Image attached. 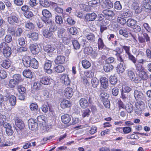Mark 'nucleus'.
I'll return each instance as SVG.
<instances>
[{
	"label": "nucleus",
	"mask_w": 151,
	"mask_h": 151,
	"mask_svg": "<svg viewBox=\"0 0 151 151\" xmlns=\"http://www.w3.org/2000/svg\"><path fill=\"white\" fill-rule=\"evenodd\" d=\"M22 61L24 66L26 68L30 67L37 69L39 67L38 61L35 58H31L29 56H25L23 58Z\"/></svg>",
	"instance_id": "obj_1"
},
{
	"label": "nucleus",
	"mask_w": 151,
	"mask_h": 151,
	"mask_svg": "<svg viewBox=\"0 0 151 151\" xmlns=\"http://www.w3.org/2000/svg\"><path fill=\"white\" fill-rule=\"evenodd\" d=\"M118 16L117 18V22L122 25H124L126 22L127 21L124 18L131 16L132 12L129 10L121 11L117 13Z\"/></svg>",
	"instance_id": "obj_2"
},
{
	"label": "nucleus",
	"mask_w": 151,
	"mask_h": 151,
	"mask_svg": "<svg viewBox=\"0 0 151 151\" xmlns=\"http://www.w3.org/2000/svg\"><path fill=\"white\" fill-rule=\"evenodd\" d=\"M7 22L11 25L19 23V20L18 15L16 13H12L7 17Z\"/></svg>",
	"instance_id": "obj_3"
},
{
	"label": "nucleus",
	"mask_w": 151,
	"mask_h": 151,
	"mask_svg": "<svg viewBox=\"0 0 151 151\" xmlns=\"http://www.w3.org/2000/svg\"><path fill=\"white\" fill-rule=\"evenodd\" d=\"M145 107L144 103L142 101H138L136 102L135 104L134 109L135 113L138 115H140L142 113V111Z\"/></svg>",
	"instance_id": "obj_4"
},
{
	"label": "nucleus",
	"mask_w": 151,
	"mask_h": 151,
	"mask_svg": "<svg viewBox=\"0 0 151 151\" xmlns=\"http://www.w3.org/2000/svg\"><path fill=\"white\" fill-rule=\"evenodd\" d=\"M48 27H49V32L48 33V38L52 37L53 35V33L56 31L57 27L55 25L53 21L51 19H48Z\"/></svg>",
	"instance_id": "obj_5"
},
{
	"label": "nucleus",
	"mask_w": 151,
	"mask_h": 151,
	"mask_svg": "<svg viewBox=\"0 0 151 151\" xmlns=\"http://www.w3.org/2000/svg\"><path fill=\"white\" fill-rule=\"evenodd\" d=\"M17 89L19 93L18 99L21 100H24L27 95L25 88L22 86L19 85L17 87Z\"/></svg>",
	"instance_id": "obj_6"
},
{
	"label": "nucleus",
	"mask_w": 151,
	"mask_h": 151,
	"mask_svg": "<svg viewBox=\"0 0 151 151\" xmlns=\"http://www.w3.org/2000/svg\"><path fill=\"white\" fill-rule=\"evenodd\" d=\"M147 62V61L146 59L142 58L139 60L137 62L134 63L136 70L139 72L144 70V68L142 65Z\"/></svg>",
	"instance_id": "obj_7"
},
{
	"label": "nucleus",
	"mask_w": 151,
	"mask_h": 151,
	"mask_svg": "<svg viewBox=\"0 0 151 151\" xmlns=\"http://www.w3.org/2000/svg\"><path fill=\"white\" fill-rule=\"evenodd\" d=\"M128 3L132 4V8L135 11L136 13L139 14L141 12L142 9L139 6L136 0H129Z\"/></svg>",
	"instance_id": "obj_8"
},
{
	"label": "nucleus",
	"mask_w": 151,
	"mask_h": 151,
	"mask_svg": "<svg viewBox=\"0 0 151 151\" xmlns=\"http://www.w3.org/2000/svg\"><path fill=\"white\" fill-rule=\"evenodd\" d=\"M65 30L64 29L62 28L58 31V37L62 39L63 42L65 44L68 41V39L65 36Z\"/></svg>",
	"instance_id": "obj_9"
},
{
	"label": "nucleus",
	"mask_w": 151,
	"mask_h": 151,
	"mask_svg": "<svg viewBox=\"0 0 151 151\" xmlns=\"http://www.w3.org/2000/svg\"><path fill=\"white\" fill-rule=\"evenodd\" d=\"M114 51L116 52L115 55L117 58V60L119 62H123V58L121 54L123 50L119 47H116Z\"/></svg>",
	"instance_id": "obj_10"
},
{
	"label": "nucleus",
	"mask_w": 151,
	"mask_h": 151,
	"mask_svg": "<svg viewBox=\"0 0 151 151\" xmlns=\"http://www.w3.org/2000/svg\"><path fill=\"white\" fill-rule=\"evenodd\" d=\"M120 63L117 66L116 68L117 72L118 73H122L124 72L126 68V64L123 60V62H120Z\"/></svg>",
	"instance_id": "obj_11"
},
{
	"label": "nucleus",
	"mask_w": 151,
	"mask_h": 151,
	"mask_svg": "<svg viewBox=\"0 0 151 151\" xmlns=\"http://www.w3.org/2000/svg\"><path fill=\"white\" fill-rule=\"evenodd\" d=\"M28 125L29 129L32 130L36 129L38 126V124L35 120L32 119L28 120Z\"/></svg>",
	"instance_id": "obj_12"
},
{
	"label": "nucleus",
	"mask_w": 151,
	"mask_h": 151,
	"mask_svg": "<svg viewBox=\"0 0 151 151\" xmlns=\"http://www.w3.org/2000/svg\"><path fill=\"white\" fill-rule=\"evenodd\" d=\"M29 48L31 52L34 55L38 53L40 51L39 47L36 44L30 45Z\"/></svg>",
	"instance_id": "obj_13"
},
{
	"label": "nucleus",
	"mask_w": 151,
	"mask_h": 151,
	"mask_svg": "<svg viewBox=\"0 0 151 151\" xmlns=\"http://www.w3.org/2000/svg\"><path fill=\"white\" fill-rule=\"evenodd\" d=\"M84 34L90 42H93L95 41V36L93 33H86L85 31L84 32Z\"/></svg>",
	"instance_id": "obj_14"
},
{
	"label": "nucleus",
	"mask_w": 151,
	"mask_h": 151,
	"mask_svg": "<svg viewBox=\"0 0 151 151\" xmlns=\"http://www.w3.org/2000/svg\"><path fill=\"white\" fill-rule=\"evenodd\" d=\"M73 90L70 87H67L64 90V95L67 98H70L73 95Z\"/></svg>",
	"instance_id": "obj_15"
},
{
	"label": "nucleus",
	"mask_w": 151,
	"mask_h": 151,
	"mask_svg": "<svg viewBox=\"0 0 151 151\" xmlns=\"http://www.w3.org/2000/svg\"><path fill=\"white\" fill-rule=\"evenodd\" d=\"M60 80L61 82L65 85H68L70 83V81L67 75H62L60 77Z\"/></svg>",
	"instance_id": "obj_16"
},
{
	"label": "nucleus",
	"mask_w": 151,
	"mask_h": 151,
	"mask_svg": "<svg viewBox=\"0 0 151 151\" xmlns=\"http://www.w3.org/2000/svg\"><path fill=\"white\" fill-rule=\"evenodd\" d=\"M38 34L36 32H29L27 35V37L31 39L33 41H35L38 39Z\"/></svg>",
	"instance_id": "obj_17"
},
{
	"label": "nucleus",
	"mask_w": 151,
	"mask_h": 151,
	"mask_svg": "<svg viewBox=\"0 0 151 151\" xmlns=\"http://www.w3.org/2000/svg\"><path fill=\"white\" fill-rule=\"evenodd\" d=\"M104 8L110 9L113 7V4L110 0H103L102 5Z\"/></svg>",
	"instance_id": "obj_18"
},
{
	"label": "nucleus",
	"mask_w": 151,
	"mask_h": 151,
	"mask_svg": "<svg viewBox=\"0 0 151 151\" xmlns=\"http://www.w3.org/2000/svg\"><path fill=\"white\" fill-rule=\"evenodd\" d=\"M65 58V57L62 55L57 56L55 60V63L57 64H62L64 63Z\"/></svg>",
	"instance_id": "obj_19"
},
{
	"label": "nucleus",
	"mask_w": 151,
	"mask_h": 151,
	"mask_svg": "<svg viewBox=\"0 0 151 151\" xmlns=\"http://www.w3.org/2000/svg\"><path fill=\"white\" fill-rule=\"evenodd\" d=\"M100 81L103 88H107L108 86V79L105 77H102L100 78Z\"/></svg>",
	"instance_id": "obj_20"
},
{
	"label": "nucleus",
	"mask_w": 151,
	"mask_h": 151,
	"mask_svg": "<svg viewBox=\"0 0 151 151\" xmlns=\"http://www.w3.org/2000/svg\"><path fill=\"white\" fill-rule=\"evenodd\" d=\"M97 15L94 12L91 14H88L85 16L86 20L88 21H94L96 18Z\"/></svg>",
	"instance_id": "obj_21"
},
{
	"label": "nucleus",
	"mask_w": 151,
	"mask_h": 151,
	"mask_svg": "<svg viewBox=\"0 0 151 151\" xmlns=\"http://www.w3.org/2000/svg\"><path fill=\"white\" fill-rule=\"evenodd\" d=\"M134 96L136 100L142 99L143 100L144 95L143 93L140 91L135 90L134 93Z\"/></svg>",
	"instance_id": "obj_22"
},
{
	"label": "nucleus",
	"mask_w": 151,
	"mask_h": 151,
	"mask_svg": "<svg viewBox=\"0 0 151 151\" xmlns=\"http://www.w3.org/2000/svg\"><path fill=\"white\" fill-rule=\"evenodd\" d=\"M71 105L70 101L65 99L63 100L60 104L61 108L63 109L69 108L71 106Z\"/></svg>",
	"instance_id": "obj_23"
},
{
	"label": "nucleus",
	"mask_w": 151,
	"mask_h": 151,
	"mask_svg": "<svg viewBox=\"0 0 151 151\" xmlns=\"http://www.w3.org/2000/svg\"><path fill=\"white\" fill-rule=\"evenodd\" d=\"M11 62L9 60H5L1 62V65L4 68L8 69L11 65Z\"/></svg>",
	"instance_id": "obj_24"
},
{
	"label": "nucleus",
	"mask_w": 151,
	"mask_h": 151,
	"mask_svg": "<svg viewBox=\"0 0 151 151\" xmlns=\"http://www.w3.org/2000/svg\"><path fill=\"white\" fill-rule=\"evenodd\" d=\"M3 53L4 55L6 57L10 56L12 54L11 48L7 46L3 50Z\"/></svg>",
	"instance_id": "obj_25"
},
{
	"label": "nucleus",
	"mask_w": 151,
	"mask_h": 151,
	"mask_svg": "<svg viewBox=\"0 0 151 151\" xmlns=\"http://www.w3.org/2000/svg\"><path fill=\"white\" fill-rule=\"evenodd\" d=\"M37 120L40 124L42 125H45V124L47 121V117L42 115L38 116L37 117Z\"/></svg>",
	"instance_id": "obj_26"
},
{
	"label": "nucleus",
	"mask_w": 151,
	"mask_h": 151,
	"mask_svg": "<svg viewBox=\"0 0 151 151\" xmlns=\"http://www.w3.org/2000/svg\"><path fill=\"white\" fill-rule=\"evenodd\" d=\"M79 103L80 106L83 108H86L88 106V103L87 100L85 98L81 99L79 101Z\"/></svg>",
	"instance_id": "obj_27"
},
{
	"label": "nucleus",
	"mask_w": 151,
	"mask_h": 151,
	"mask_svg": "<svg viewBox=\"0 0 151 151\" xmlns=\"http://www.w3.org/2000/svg\"><path fill=\"white\" fill-rule=\"evenodd\" d=\"M23 74L25 77L31 78L32 76V74L31 70L29 69H25L23 72Z\"/></svg>",
	"instance_id": "obj_28"
},
{
	"label": "nucleus",
	"mask_w": 151,
	"mask_h": 151,
	"mask_svg": "<svg viewBox=\"0 0 151 151\" xmlns=\"http://www.w3.org/2000/svg\"><path fill=\"white\" fill-rule=\"evenodd\" d=\"M62 122L65 124L69 123L71 120V118L69 115L65 114L62 115L61 117Z\"/></svg>",
	"instance_id": "obj_29"
},
{
	"label": "nucleus",
	"mask_w": 151,
	"mask_h": 151,
	"mask_svg": "<svg viewBox=\"0 0 151 151\" xmlns=\"http://www.w3.org/2000/svg\"><path fill=\"white\" fill-rule=\"evenodd\" d=\"M42 14L43 16L41 17V19L43 22L46 24L47 23V10L45 9L42 10Z\"/></svg>",
	"instance_id": "obj_30"
},
{
	"label": "nucleus",
	"mask_w": 151,
	"mask_h": 151,
	"mask_svg": "<svg viewBox=\"0 0 151 151\" xmlns=\"http://www.w3.org/2000/svg\"><path fill=\"white\" fill-rule=\"evenodd\" d=\"M81 63L83 67L86 69L90 68L91 65V63L89 61L86 59L82 60Z\"/></svg>",
	"instance_id": "obj_31"
},
{
	"label": "nucleus",
	"mask_w": 151,
	"mask_h": 151,
	"mask_svg": "<svg viewBox=\"0 0 151 151\" xmlns=\"http://www.w3.org/2000/svg\"><path fill=\"white\" fill-rule=\"evenodd\" d=\"M139 77L142 79L146 80L148 77V75L144 70L139 71Z\"/></svg>",
	"instance_id": "obj_32"
},
{
	"label": "nucleus",
	"mask_w": 151,
	"mask_h": 151,
	"mask_svg": "<svg viewBox=\"0 0 151 151\" xmlns=\"http://www.w3.org/2000/svg\"><path fill=\"white\" fill-rule=\"evenodd\" d=\"M136 22H137L136 20L131 18L128 19L127 21V25L132 28L136 24Z\"/></svg>",
	"instance_id": "obj_33"
},
{
	"label": "nucleus",
	"mask_w": 151,
	"mask_h": 151,
	"mask_svg": "<svg viewBox=\"0 0 151 151\" xmlns=\"http://www.w3.org/2000/svg\"><path fill=\"white\" fill-rule=\"evenodd\" d=\"M13 78L12 79H14V80L18 84L22 81L21 76L19 74H16L14 75Z\"/></svg>",
	"instance_id": "obj_34"
},
{
	"label": "nucleus",
	"mask_w": 151,
	"mask_h": 151,
	"mask_svg": "<svg viewBox=\"0 0 151 151\" xmlns=\"http://www.w3.org/2000/svg\"><path fill=\"white\" fill-rule=\"evenodd\" d=\"M144 7L147 9H151V0H145Z\"/></svg>",
	"instance_id": "obj_35"
},
{
	"label": "nucleus",
	"mask_w": 151,
	"mask_h": 151,
	"mask_svg": "<svg viewBox=\"0 0 151 151\" xmlns=\"http://www.w3.org/2000/svg\"><path fill=\"white\" fill-rule=\"evenodd\" d=\"M98 45L99 49H101L104 48L105 45L102 38L99 37L98 40Z\"/></svg>",
	"instance_id": "obj_36"
},
{
	"label": "nucleus",
	"mask_w": 151,
	"mask_h": 151,
	"mask_svg": "<svg viewBox=\"0 0 151 151\" xmlns=\"http://www.w3.org/2000/svg\"><path fill=\"white\" fill-rule=\"evenodd\" d=\"M127 30L126 29H120L119 31V33L124 37H127L129 36V33Z\"/></svg>",
	"instance_id": "obj_37"
},
{
	"label": "nucleus",
	"mask_w": 151,
	"mask_h": 151,
	"mask_svg": "<svg viewBox=\"0 0 151 151\" xmlns=\"http://www.w3.org/2000/svg\"><path fill=\"white\" fill-rule=\"evenodd\" d=\"M113 68V66L112 65L110 64H107L104 66V69L105 72H109L112 70Z\"/></svg>",
	"instance_id": "obj_38"
},
{
	"label": "nucleus",
	"mask_w": 151,
	"mask_h": 151,
	"mask_svg": "<svg viewBox=\"0 0 151 151\" xmlns=\"http://www.w3.org/2000/svg\"><path fill=\"white\" fill-rule=\"evenodd\" d=\"M9 102L12 106H14L16 104V97L14 95H11L9 99Z\"/></svg>",
	"instance_id": "obj_39"
},
{
	"label": "nucleus",
	"mask_w": 151,
	"mask_h": 151,
	"mask_svg": "<svg viewBox=\"0 0 151 151\" xmlns=\"http://www.w3.org/2000/svg\"><path fill=\"white\" fill-rule=\"evenodd\" d=\"M91 83L93 87L94 88H96L99 83V80L96 77L93 78L91 81Z\"/></svg>",
	"instance_id": "obj_40"
},
{
	"label": "nucleus",
	"mask_w": 151,
	"mask_h": 151,
	"mask_svg": "<svg viewBox=\"0 0 151 151\" xmlns=\"http://www.w3.org/2000/svg\"><path fill=\"white\" fill-rule=\"evenodd\" d=\"M103 13L106 15L111 17L114 15V12L110 10H105L103 11Z\"/></svg>",
	"instance_id": "obj_41"
},
{
	"label": "nucleus",
	"mask_w": 151,
	"mask_h": 151,
	"mask_svg": "<svg viewBox=\"0 0 151 151\" xmlns=\"http://www.w3.org/2000/svg\"><path fill=\"white\" fill-rule=\"evenodd\" d=\"M55 70L57 73H62L65 70L64 67L61 65H59L55 68Z\"/></svg>",
	"instance_id": "obj_42"
},
{
	"label": "nucleus",
	"mask_w": 151,
	"mask_h": 151,
	"mask_svg": "<svg viewBox=\"0 0 151 151\" xmlns=\"http://www.w3.org/2000/svg\"><path fill=\"white\" fill-rule=\"evenodd\" d=\"M127 74L128 76L131 80L133 79L135 77V75L134 72L130 69H128L127 70Z\"/></svg>",
	"instance_id": "obj_43"
},
{
	"label": "nucleus",
	"mask_w": 151,
	"mask_h": 151,
	"mask_svg": "<svg viewBox=\"0 0 151 151\" xmlns=\"http://www.w3.org/2000/svg\"><path fill=\"white\" fill-rule=\"evenodd\" d=\"M17 84H18L17 83L14 79H12L10 80L8 84V86L9 88H14L15 86Z\"/></svg>",
	"instance_id": "obj_44"
},
{
	"label": "nucleus",
	"mask_w": 151,
	"mask_h": 151,
	"mask_svg": "<svg viewBox=\"0 0 151 151\" xmlns=\"http://www.w3.org/2000/svg\"><path fill=\"white\" fill-rule=\"evenodd\" d=\"M82 113V116L84 118L88 117L91 113V111L89 109H87L83 110Z\"/></svg>",
	"instance_id": "obj_45"
},
{
	"label": "nucleus",
	"mask_w": 151,
	"mask_h": 151,
	"mask_svg": "<svg viewBox=\"0 0 151 151\" xmlns=\"http://www.w3.org/2000/svg\"><path fill=\"white\" fill-rule=\"evenodd\" d=\"M24 16L27 19H29L32 17L34 14L31 11H28L24 13Z\"/></svg>",
	"instance_id": "obj_46"
},
{
	"label": "nucleus",
	"mask_w": 151,
	"mask_h": 151,
	"mask_svg": "<svg viewBox=\"0 0 151 151\" xmlns=\"http://www.w3.org/2000/svg\"><path fill=\"white\" fill-rule=\"evenodd\" d=\"M100 97L102 101L108 99L109 95L105 92L101 93L100 95Z\"/></svg>",
	"instance_id": "obj_47"
},
{
	"label": "nucleus",
	"mask_w": 151,
	"mask_h": 151,
	"mask_svg": "<svg viewBox=\"0 0 151 151\" xmlns=\"http://www.w3.org/2000/svg\"><path fill=\"white\" fill-rule=\"evenodd\" d=\"M25 39L22 37L19 38L17 40V43L21 46H23L25 44Z\"/></svg>",
	"instance_id": "obj_48"
},
{
	"label": "nucleus",
	"mask_w": 151,
	"mask_h": 151,
	"mask_svg": "<svg viewBox=\"0 0 151 151\" xmlns=\"http://www.w3.org/2000/svg\"><path fill=\"white\" fill-rule=\"evenodd\" d=\"M93 50V48L91 47H85L84 49V53L87 55L90 54Z\"/></svg>",
	"instance_id": "obj_49"
},
{
	"label": "nucleus",
	"mask_w": 151,
	"mask_h": 151,
	"mask_svg": "<svg viewBox=\"0 0 151 151\" xmlns=\"http://www.w3.org/2000/svg\"><path fill=\"white\" fill-rule=\"evenodd\" d=\"M7 76V73L5 70L0 69V78L1 79H5Z\"/></svg>",
	"instance_id": "obj_50"
},
{
	"label": "nucleus",
	"mask_w": 151,
	"mask_h": 151,
	"mask_svg": "<svg viewBox=\"0 0 151 151\" xmlns=\"http://www.w3.org/2000/svg\"><path fill=\"white\" fill-rule=\"evenodd\" d=\"M23 32V30L21 28H18L16 31L14 32V35L16 37L20 36Z\"/></svg>",
	"instance_id": "obj_51"
},
{
	"label": "nucleus",
	"mask_w": 151,
	"mask_h": 151,
	"mask_svg": "<svg viewBox=\"0 0 151 151\" xmlns=\"http://www.w3.org/2000/svg\"><path fill=\"white\" fill-rule=\"evenodd\" d=\"M55 22L57 24H61L63 23V19L61 16H56L55 18Z\"/></svg>",
	"instance_id": "obj_52"
},
{
	"label": "nucleus",
	"mask_w": 151,
	"mask_h": 151,
	"mask_svg": "<svg viewBox=\"0 0 151 151\" xmlns=\"http://www.w3.org/2000/svg\"><path fill=\"white\" fill-rule=\"evenodd\" d=\"M133 105L132 104H130L128 105L126 109L128 113H130L133 111Z\"/></svg>",
	"instance_id": "obj_53"
},
{
	"label": "nucleus",
	"mask_w": 151,
	"mask_h": 151,
	"mask_svg": "<svg viewBox=\"0 0 151 151\" xmlns=\"http://www.w3.org/2000/svg\"><path fill=\"white\" fill-rule=\"evenodd\" d=\"M25 27L26 28L30 30L33 29L35 28L34 24L30 22L26 23Z\"/></svg>",
	"instance_id": "obj_54"
},
{
	"label": "nucleus",
	"mask_w": 151,
	"mask_h": 151,
	"mask_svg": "<svg viewBox=\"0 0 151 151\" xmlns=\"http://www.w3.org/2000/svg\"><path fill=\"white\" fill-rule=\"evenodd\" d=\"M74 48L76 49H79L80 47V45L78 42L76 40H73L72 42Z\"/></svg>",
	"instance_id": "obj_55"
},
{
	"label": "nucleus",
	"mask_w": 151,
	"mask_h": 151,
	"mask_svg": "<svg viewBox=\"0 0 151 151\" xmlns=\"http://www.w3.org/2000/svg\"><path fill=\"white\" fill-rule=\"evenodd\" d=\"M132 28L133 29V31L135 32H139L141 30L140 26L136 24L132 27Z\"/></svg>",
	"instance_id": "obj_56"
},
{
	"label": "nucleus",
	"mask_w": 151,
	"mask_h": 151,
	"mask_svg": "<svg viewBox=\"0 0 151 151\" xmlns=\"http://www.w3.org/2000/svg\"><path fill=\"white\" fill-rule=\"evenodd\" d=\"M67 21L68 23L70 25H74L76 23V22L74 19L71 17H69L67 18Z\"/></svg>",
	"instance_id": "obj_57"
},
{
	"label": "nucleus",
	"mask_w": 151,
	"mask_h": 151,
	"mask_svg": "<svg viewBox=\"0 0 151 151\" xmlns=\"http://www.w3.org/2000/svg\"><path fill=\"white\" fill-rule=\"evenodd\" d=\"M117 79L115 76H111L110 78V82L111 84H115L117 81Z\"/></svg>",
	"instance_id": "obj_58"
},
{
	"label": "nucleus",
	"mask_w": 151,
	"mask_h": 151,
	"mask_svg": "<svg viewBox=\"0 0 151 151\" xmlns=\"http://www.w3.org/2000/svg\"><path fill=\"white\" fill-rule=\"evenodd\" d=\"M30 110L32 111H37L38 108L37 105L35 103H32L29 106Z\"/></svg>",
	"instance_id": "obj_59"
},
{
	"label": "nucleus",
	"mask_w": 151,
	"mask_h": 151,
	"mask_svg": "<svg viewBox=\"0 0 151 151\" xmlns=\"http://www.w3.org/2000/svg\"><path fill=\"white\" fill-rule=\"evenodd\" d=\"M100 1L99 0H92L89 2V4L91 6L95 7V5L99 3Z\"/></svg>",
	"instance_id": "obj_60"
},
{
	"label": "nucleus",
	"mask_w": 151,
	"mask_h": 151,
	"mask_svg": "<svg viewBox=\"0 0 151 151\" xmlns=\"http://www.w3.org/2000/svg\"><path fill=\"white\" fill-rule=\"evenodd\" d=\"M85 76L87 78H91L94 76V73L91 71H86L84 73Z\"/></svg>",
	"instance_id": "obj_61"
},
{
	"label": "nucleus",
	"mask_w": 151,
	"mask_h": 151,
	"mask_svg": "<svg viewBox=\"0 0 151 151\" xmlns=\"http://www.w3.org/2000/svg\"><path fill=\"white\" fill-rule=\"evenodd\" d=\"M4 40L6 42L9 43L12 41V39L10 35H7L4 38Z\"/></svg>",
	"instance_id": "obj_62"
},
{
	"label": "nucleus",
	"mask_w": 151,
	"mask_h": 151,
	"mask_svg": "<svg viewBox=\"0 0 151 151\" xmlns=\"http://www.w3.org/2000/svg\"><path fill=\"white\" fill-rule=\"evenodd\" d=\"M121 128L122 129L123 132L124 134H128L131 131V128L129 127H121Z\"/></svg>",
	"instance_id": "obj_63"
},
{
	"label": "nucleus",
	"mask_w": 151,
	"mask_h": 151,
	"mask_svg": "<svg viewBox=\"0 0 151 151\" xmlns=\"http://www.w3.org/2000/svg\"><path fill=\"white\" fill-rule=\"evenodd\" d=\"M127 55L129 59L131 60L134 63H135L136 62V58L131 53Z\"/></svg>",
	"instance_id": "obj_64"
}]
</instances>
